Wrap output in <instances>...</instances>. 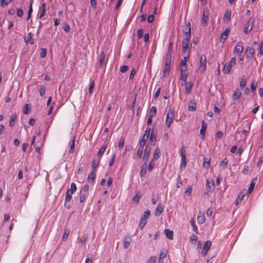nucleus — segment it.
<instances>
[{"instance_id": "f257e3e1", "label": "nucleus", "mask_w": 263, "mask_h": 263, "mask_svg": "<svg viewBox=\"0 0 263 263\" xmlns=\"http://www.w3.org/2000/svg\"><path fill=\"white\" fill-rule=\"evenodd\" d=\"M236 59L235 57H232L230 59V61L227 62L223 69L222 71L225 74H228L231 71L232 66H234L236 64Z\"/></svg>"}, {"instance_id": "f03ea898", "label": "nucleus", "mask_w": 263, "mask_h": 263, "mask_svg": "<svg viewBox=\"0 0 263 263\" xmlns=\"http://www.w3.org/2000/svg\"><path fill=\"white\" fill-rule=\"evenodd\" d=\"M174 119V112L171 109H168L165 120V125L170 127Z\"/></svg>"}, {"instance_id": "7ed1b4c3", "label": "nucleus", "mask_w": 263, "mask_h": 263, "mask_svg": "<svg viewBox=\"0 0 263 263\" xmlns=\"http://www.w3.org/2000/svg\"><path fill=\"white\" fill-rule=\"evenodd\" d=\"M254 20L252 18H250L247 23L244 25L243 32L245 34H248L252 30L254 26Z\"/></svg>"}, {"instance_id": "20e7f679", "label": "nucleus", "mask_w": 263, "mask_h": 263, "mask_svg": "<svg viewBox=\"0 0 263 263\" xmlns=\"http://www.w3.org/2000/svg\"><path fill=\"white\" fill-rule=\"evenodd\" d=\"M210 15V12L208 9H204L203 11L202 17L201 19V24L206 26L208 24L209 17Z\"/></svg>"}, {"instance_id": "39448f33", "label": "nucleus", "mask_w": 263, "mask_h": 263, "mask_svg": "<svg viewBox=\"0 0 263 263\" xmlns=\"http://www.w3.org/2000/svg\"><path fill=\"white\" fill-rule=\"evenodd\" d=\"M243 43L241 41L238 42L234 48V52L235 54L241 55L243 51Z\"/></svg>"}, {"instance_id": "423d86ee", "label": "nucleus", "mask_w": 263, "mask_h": 263, "mask_svg": "<svg viewBox=\"0 0 263 263\" xmlns=\"http://www.w3.org/2000/svg\"><path fill=\"white\" fill-rule=\"evenodd\" d=\"M206 58L204 54H202L200 59L199 69L201 72H204L206 69Z\"/></svg>"}, {"instance_id": "0eeeda50", "label": "nucleus", "mask_w": 263, "mask_h": 263, "mask_svg": "<svg viewBox=\"0 0 263 263\" xmlns=\"http://www.w3.org/2000/svg\"><path fill=\"white\" fill-rule=\"evenodd\" d=\"M180 156H181V163L180 167L181 168H185L186 165V156H185V150L183 147H181L180 151Z\"/></svg>"}, {"instance_id": "6e6552de", "label": "nucleus", "mask_w": 263, "mask_h": 263, "mask_svg": "<svg viewBox=\"0 0 263 263\" xmlns=\"http://www.w3.org/2000/svg\"><path fill=\"white\" fill-rule=\"evenodd\" d=\"M206 189L209 192H212L215 189L214 180L212 179H208L206 181Z\"/></svg>"}, {"instance_id": "1a4fd4ad", "label": "nucleus", "mask_w": 263, "mask_h": 263, "mask_svg": "<svg viewBox=\"0 0 263 263\" xmlns=\"http://www.w3.org/2000/svg\"><path fill=\"white\" fill-rule=\"evenodd\" d=\"M186 67H180V79L183 83H186L188 73L186 72Z\"/></svg>"}, {"instance_id": "9d476101", "label": "nucleus", "mask_w": 263, "mask_h": 263, "mask_svg": "<svg viewBox=\"0 0 263 263\" xmlns=\"http://www.w3.org/2000/svg\"><path fill=\"white\" fill-rule=\"evenodd\" d=\"M255 53V50L251 46H247L245 50V54L247 58H252Z\"/></svg>"}, {"instance_id": "9b49d317", "label": "nucleus", "mask_w": 263, "mask_h": 263, "mask_svg": "<svg viewBox=\"0 0 263 263\" xmlns=\"http://www.w3.org/2000/svg\"><path fill=\"white\" fill-rule=\"evenodd\" d=\"M211 242L210 240H207L204 244L203 249L202 251V255L203 256H205L208 251L209 250V249L211 248Z\"/></svg>"}, {"instance_id": "f8f14e48", "label": "nucleus", "mask_w": 263, "mask_h": 263, "mask_svg": "<svg viewBox=\"0 0 263 263\" xmlns=\"http://www.w3.org/2000/svg\"><path fill=\"white\" fill-rule=\"evenodd\" d=\"M157 139V135L155 132V127L152 128L151 133L149 137V141L151 142V144L154 145L156 143Z\"/></svg>"}, {"instance_id": "ddd939ff", "label": "nucleus", "mask_w": 263, "mask_h": 263, "mask_svg": "<svg viewBox=\"0 0 263 263\" xmlns=\"http://www.w3.org/2000/svg\"><path fill=\"white\" fill-rule=\"evenodd\" d=\"M151 151V147L149 145H147L145 148L144 151V155L143 157V160L145 162H147L148 160Z\"/></svg>"}, {"instance_id": "4468645a", "label": "nucleus", "mask_w": 263, "mask_h": 263, "mask_svg": "<svg viewBox=\"0 0 263 263\" xmlns=\"http://www.w3.org/2000/svg\"><path fill=\"white\" fill-rule=\"evenodd\" d=\"M190 38L189 36H186L182 40V48L183 52L186 51L188 48Z\"/></svg>"}, {"instance_id": "2eb2a0df", "label": "nucleus", "mask_w": 263, "mask_h": 263, "mask_svg": "<svg viewBox=\"0 0 263 263\" xmlns=\"http://www.w3.org/2000/svg\"><path fill=\"white\" fill-rule=\"evenodd\" d=\"M33 34L31 32H29L27 36L25 37V42L26 44H33L34 41L32 38Z\"/></svg>"}, {"instance_id": "dca6fc26", "label": "nucleus", "mask_w": 263, "mask_h": 263, "mask_svg": "<svg viewBox=\"0 0 263 263\" xmlns=\"http://www.w3.org/2000/svg\"><path fill=\"white\" fill-rule=\"evenodd\" d=\"M230 30L229 28H226L224 32L221 34V42L224 43L225 40L227 39L228 35L229 34Z\"/></svg>"}, {"instance_id": "f3484780", "label": "nucleus", "mask_w": 263, "mask_h": 263, "mask_svg": "<svg viewBox=\"0 0 263 263\" xmlns=\"http://www.w3.org/2000/svg\"><path fill=\"white\" fill-rule=\"evenodd\" d=\"M163 209L164 206L161 203L158 204L155 211V216H159L163 212Z\"/></svg>"}, {"instance_id": "a211bd4d", "label": "nucleus", "mask_w": 263, "mask_h": 263, "mask_svg": "<svg viewBox=\"0 0 263 263\" xmlns=\"http://www.w3.org/2000/svg\"><path fill=\"white\" fill-rule=\"evenodd\" d=\"M185 85V92L187 94H189L192 90L193 84L191 82L183 83L182 85Z\"/></svg>"}, {"instance_id": "6ab92c4d", "label": "nucleus", "mask_w": 263, "mask_h": 263, "mask_svg": "<svg viewBox=\"0 0 263 263\" xmlns=\"http://www.w3.org/2000/svg\"><path fill=\"white\" fill-rule=\"evenodd\" d=\"M132 239L129 236H125L124 239L123 247L127 249L130 245Z\"/></svg>"}, {"instance_id": "aec40b11", "label": "nucleus", "mask_w": 263, "mask_h": 263, "mask_svg": "<svg viewBox=\"0 0 263 263\" xmlns=\"http://www.w3.org/2000/svg\"><path fill=\"white\" fill-rule=\"evenodd\" d=\"M164 234L165 236L169 239L172 240L174 237V233L172 230L168 229L164 230Z\"/></svg>"}, {"instance_id": "412c9836", "label": "nucleus", "mask_w": 263, "mask_h": 263, "mask_svg": "<svg viewBox=\"0 0 263 263\" xmlns=\"http://www.w3.org/2000/svg\"><path fill=\"white\" fill-rule=\"evenodd\" d=\"M183 33L186 35V36L191 37V25L190 23L186 24L185 28L183 30Z\"/></svg>"}, {"instance_id": "4be33fe9", "label": "nucleus", "mask_w": 263, "mask_h": 263, "mask_svg": "<svg viewBox=\"0 0 263 263\" xmlns=\"http://www.w3.org/2000/svg\"><path fill=\"white\" fill-rule=\"evenodd\" d=\"M17 119V116L15 114H11L9 119V125L13 127L15 124V121Z\"/></svg>"}, {"instance_id": "5701e85b", "label": "nucleus", "mask_w": 263, "mask_h": 263, "mask_svg": "<svg viewBox=\"0 0 263 263\" xmlns=\"http://www.w3.org/2000/svg\"><path fill=\"white\" fill-rule=\"evenodd\" d=\"M147 168V162H144V163L143 164V165L142 166V167H141V171L140 172L141 177H143L145 175V174L146 173Z\"/></svg>"}, {"instance_id": "b1692460", "label": "nucleus", "mask_w": 263, "mask_h": 263, "mask_svg": "<svg viewBox=\"0 0 263 263\" xmlns=\"http://www.w3.org/2000/svg\"><path fill=\"white\" fill-rule=\"evenodd\" d=\"M241 95V92L239 90L238 88L236 89L233 95V100H237L240 98Z\"/></svg>"}, {"instance_id": "393cba45", "label": "nucleus", "mask_w": 263, "mask_h": 263, "mask_svg": "<svg viewBox=\"0 0 263 263\" xmlns=\"http://www.w3.org/2000/svg\"><path fill=\"white\" fill-rule=\"evenodd\" d=\"M106 147H107V144L103 145L99 149L98 153V157H97L98 159L100 160L101 157L102 156L103 154H104V152L106 150Z\"/></svg>"}, {"instance_id": "a878e982", "label": "nucleus", "mask_w": 263, "mask_h": 263, "mask_svg": "<svg viewBox=\"0 0 263 263\" xmlns=\"http://www.w3.org/2000/svg\"><path fill=\"white\" fill-rule=\"evenodd\" d=\"M160 149L158 147H157L155 150L154 156H153V159L154 160H157L159 159V158L160 156Z\"/></svg>"}, {"instance_id": "bb28decb", "label": "nucleus", "mask_w": 263, "mask_h": 263, "mask_svg": "<svg viewBox=\"0 0 263 263\" xmlns=\"http://www.w3.org/2000/svg\"><path fill=\"white\" fill-rule=\"evenodd\" d=\"M72 194H71V192H69V189L67 190L65 199V203L69 202L71 200Z\"/></svg>"}, {"instance_id": "cd10ccee", "label": "nucleus", "mask_w": 263, "mask_h": 263, "mask_svg": "<svg viewBox=\"0 0 263 263\" xmlns=\"http://www.w3.org/2000/svg\"><path fill=\"white\" fill-rule=\"evenodd\" d=\"M100 162V159H97L96 160H94L93 161V163L92 165L91 170L92 172H95L97 167H98L99 164Z\"/></svg>"}, {"instance_id": "c85d7f7f", "label": "nucleus", "mask_w": 263, "mask_h": 263, "mask_svg": "<svg viewBox=\"0 0 263 263\" xmlns=\"http://www.w3.org/2000/svg\"><path fill=\"white\" fill-rule=\"evenodd\" d=\"M173 47V43L170 42L169 44V45H168L167 52V53L166 55V57H172Z\"/></svg>"}, {"instance_id": "c756f323", "label": "nucleus", "mask_w": 263, "mask_h": 263, "mask_svg": "<svg viewBox=\"0 0 263 263\" xmlns=\"http://www.w3.org/2000/svg\"><path fill=\"white\" fill-rule=\"evenodd\" d=\"M245 196V195L243 193H239L235 200V204H238V203H239L242 201Z\"/></svg>"}, {"instance_id": "7c9ffc66", "label": "nucleus", "mask_w": 263, "mask_h": 263, "mask_svg": "<svg viewBox=\"0 0 263 263\" xmlns=\"http://www.w3.org/2000/svg\"><path fill=\"white\" fill-rule=\"evenodd\" d=\"M246 83H247V79H246V77L243 76L241 77V80L240 82V87L241 88H243V87H245Z\"/></svg>"}, {"instance_id": "2f4dec72", "label": "nucleus", "mask_w": 263, "mask_h": 263, "mask_svg": "<svg viewBox=\"0 0 263 263\" xmlns=\"http://www.w3.org/2000/svg\"><path fill=\"white\" fill-rule=\"evenodd\" d=\"M96 178V174L95 172H91L90 174H89L88 177V181H90L93 182Z\"/></svg>"}, {"instance_id": "473e14b6", "label": "nucleus", "mask_w": 263, "mask_h": 263, "mask_svg": "<svg viewBox=\"0 0 263 263\" xmlns=\"http://www.w3.org/2000/svg\"><path fill=\"white\" fill-rule=\"evenodd\" d=\"M196 108V104L194 102H191L188 106V110L191 111L195 110Z\"/></svg>"}, {"instance_id": "72a5a7b5", "label": "nucleus", "mask_w": 263, "mask_h": 263, "mask_svg": "<svg viewBox=\"0 0 263 263\" xmlns=\"http://www.w3.org/2000/svg\"><path fill=\"white\" fill-rule=\"evenodd\" d=\"M105 58V54L103 51H102L101 54V58L99 60V64L100 66H102L104 65Z\"/></svg>"}, {"instance_id": "f704fd0d", "label": "nucleus", "mask_w": 263, "mask_h": 263, "mask_svg": "<svg viewBox=\"0 0 263 263\" xmlns=\"http://www.w3.org/2000/svg\"><path fill=\"white\" fill-rule=\"evenodd\" d=\"M150 214H151L150 211L148 210H147L146 211H145L144 212V214L142 215V216L141 217V219L146 220L148 219V218L149 217V216H150Z\"/></svg>"}, {"instance_id": "c9c22d12", "label": "nucleus", "mask_w": 263, "mask_h": 263, "mask_svg": "<svg viewBox=\"0 0 263 263\" xmlns=\"http://www.w3.org/2000/svg\"><path fill=\"white\" fill-rule=\"evenodd\" d=\"M157 113V108L155 106H152L150 109L149 116L154 117Z\"/></svg>"}, {"instance_id": "e433bc0d", "label": "nucleus", "mask_w": 263, "mask_h": 263, "mask_svg": "<svg viewBox=\"0 0 263 263\" xmlns=\"http://www.w3.org/2000/svg\"><path fill=\"white\" fill-rule=\"evenodd\" d=\"M171 57H165V66L166 67H171Z\"/></svg>"}, {"instance_id": "4c0bfd02", "label": "nucleus", "mask_w": 263, "mask_h": 263, "mask_svg": "<svg viewBox=\"0 0 263 263\" xmlns=\"http://www.w3.org/2000/svg\"><path fill=\"white\" fill-rule=\"evenodd\" d=\"M69 192H71V194H73L77 191V186L76 184L72 182L70 184V189H69Z\"/></svg>"}, {"instance_id": "58836bf2", "label": "nucleus", "mask_w": 263, "mask_h": 263, "mask_svg": "<svg viewBox=\"0 0 263 263\" xmlns=\"http://www.w3.org/2000/svg\"><path fill=\"white\" fill-rule=\"evenodd\" d=\"M170 68H171V67H166L164 66V69L163 70V77L164 78H165L168 76V74L170 73Z\"/></svg>"}, {"instance_id": "ea45409f", "label": "nucleus", "mask_w": 263, "mask_h": 263, "mask_svg": "<svg viewBox=\"0 0 263 263\" xmlns=\"http://www.w3.org/2000/svg\"><path fill=\"white\" fill-rule=\"evenodd\" d=\"M70 149L69 150V153L72 154L74 152V146H75V140L74 138L71 141V142L70 143Z\"/></svg>"}, {"instance_id": "a19ab883", "label": "nucleus", "mask_w": 263, "mask_h": 263, "mask_svg": "<svg viewBox=\"0 0 263 263\" xmlns=\"http://www.w3.org/2000/svg\"><path fill=\"white\" fill-rule=\"evenodd\" d=\"M88 239V235L87 234H84L80 240L82 245H84Z\"/></svg>"}, {"instance_id": "79ce46f5", "label": "nucleus", "mask_w": 263, "mask_h": 263, "mask_svg": "<svg viewBox=\"0 0 263 263\" xmlns=\"http://www.w3.org/2000/svg\"><path fill=\"white\" fill-rule=\"evenodd\" d=\"M182 185V181L180 176H178L177 178L176 187L180 188Z\"/></svg>"}, {"instance_id": "37998d69", "label": "nucleus", "mask_w": 263, "mask_h": 263, "mask_svg": "<svg viewBox=\"0 0 263 263\" xmlns=\"http://www.w3.org/2000/svg\"><path fill=\"white\" fill-rule=\"evenodd\" d=\"M228 163V161L227 158H224L222 161L220 162L219 165L221 167L224 168H226L227 164Z\"/></svg>"}, {"instance_id": "c03bdc74", "label": "nucleus", "mask_w": 263, "mask_h": 263, "mask_svg": "<svg viewBox=\"0 0 263 263\" xmlns=\"http://www.w3.org/2000/svg\"><path fill=\"white\" fill-rule=\"evenodd\" d=\"M124 145V139L123 138H121L119 141L118 144V148L120 150L123 149Z\"/></svg>"}, {"instance_id": "a18cd8bd", "label": "nucleus", "mask_w": 263, "mask_h": 263, "mask_svg": "<svg viewBox=\"0 0 263 263\" xmlns=\"http://www.w3.org/2000/svg\"><path fill=\"white\" fill-rule=\"evenodd\" d=\"M186 67V58L184 57L180 61V67Z\"/></svg>"}, {"instance_id": "49530a36", "label": "nucleus", "mask_w": 263, "mask_h": 263, "mask_svg": "<svg viewBox=\"0 0 263 263\" xmlns=\"http://www.w3.org/2000/svg\"><path fill=\"white\" fill-rule=\"evenodd\" d=\"M141 197L140 193L138 192L136 194V195L133 197V200L134 201L138 203L139 201V199Z\"/></svg>"}, {"instance_id": "de8ad7c7", "label": "nucleus", "mask_w": 263, "mask_h": 263, "mask_svg": "<svg viewBox=\"0 0 263 263\" xmlns=\"http://www.w3.org/2000/svg\"><path fill=\"white\" fill-rule=\"evenodd\" d=\"M95 82L93 81L91 83L90 86H89V93L90 95H92L93 92V90L95 89Z\"/></svg>"}, {"instance_id": "09e8293b", "label": "nucleus", "mask_w": 263, "mask_h": 263, "mask_svg": "<svg viewBox=\"0 0 263 263\" xmlns=\"http://www.w3.org/2000/svg\"><path fill=\"white\" fill-rule=\"evenodd\" d=\"M254 181V180H253L250 184V186L248 189V193L249 194L251 193V192H252V191L254 189V187L255 186V182Z\"/></svg>"}, {"instance_id": "8fccbe9b", "label": "nucleus", "mask_w": 263, "mask_h": 263, "mask_svg": "<svg viewBox=\"0 0 263 263\" xmlns=\"http://www.w3.org/2000/svg\"><path fill=\"white\" fill-rule=\"evenodd\" d=\"M210 159L209 158H204L203 163V166L205 167H209L210 166Z\"/></svg>"}, {"instance_id": "3c124183", "label": "nucleus", "mask_w": 263, "mask_h": 263, "mask_svg": "<svg viewBox=\"0 0 263 263\" xmlns=\"http://www.w3.org/2000/svg\"><path fill=\"white\" fill-rule=\"evenodd\" d=\"M206 129V125L204 126L203 122H202V125L200 130V134L203 135L202 138H204V133H205Z\"/></svg>"}, {"instance_id": "603ef678", "label": "nucleus", "mask_w": 263, "mask_h": 263, "mask_svg": "<svg viewBox=\"0 0 263 263\" xmlns=\"http://www.w3.org/2000/svg\"><path fill=\"white\" fill-rule=\"evenodd\" d=\"M197 221L199 223L202 224L205 221L204 215H200L197 217Z\"/></svg>"}, {"instance_id": "864d4df0", "label": "nucleus", "mask_w": 263, "mask_h": 263, "mask_svg": "<svg viewBox=\"0 0 263 263\" xmlns=\"http://www.w3.org/2000/svg\"><path fill=\"white\" fill-rule=\"evenodd\" d=\"M32 11H33V9H32V3H31L29 6V10L28 11L27 18V20H29L31 17Z\"/></svg>"}, {"instance_id": "5fc2aeb1", "label": "nucleus", "mask_w": 263, "mask_h": 263, "mask_svg": "<svg viewBox=\"0 0 263 263\" xmlns=\"http://www.w3.org/2000/svg\"><path fill=\"white\" fill-rule=\"evenodd\" d=\"M87 194L86 193H83L80 192V202H83L86 199V197L87 196Z\"/></svg>"}, {"instance_id": "6e6d98bb", "label": "nucleus", "mask_w": 263, "mask_h": 263, "mask_svg": "<svg viewBox=\"0 0 263 263\" xmlns=\"http://www.w3.org/2000/svg\"><path fill=\"white\" fill-rule=\"evenodd\" d=\"M46 88L44 86H41V88L39 90L40 95L41 96L43 97L45 94Z\"/></svg>"}, {"instance_id": "4d7b16f0", "label": "nucleus", "mask_w": 263, "mask_h": 263, "mask_svg": "<svg viewBox=\"0 0 263 263\" xmlns=\"http://www.w3.org/2000/svg\"><path fill=\"white\" fill-rule=\"evenodd\" d=\"M155 165V162L154 161V159H152L149 163V165H148V171L151 172L152 171V170L154 168V166Z\"/></svg>"}, {"instance_id": "13d9d810", "label": "nucleus", "mask_w": 263, "mask_h": 263, "mask_svg": "<svg viewBox=\"0 0 263 263\" xmlns=\"http://www.w3.org/2000/svg\"><path fill=\"white\" fill-rule=\"evenodd\" d=\"M116 158V154H114L112 155L111 159L109 160L108 164L109 166H111L115 161Z\"/></svg>"}, {"instance_id": "bf43d9fd", "label": "nucleus", "mask_w": 263, "mask_h": 263, "mask_svg": "<svg viewBox=\"0 0 263 263\" xmlns=\"http://www.w3.org/2000/svg\"><path fill=\"white\" fill-rule=\"evenodd\" d=\"M147 222V221L146 220H143L142 219H140V221L139 223V227L141 228V229H143V227L146 224Z\"/></svg>"}, {"instance_id": "052dcab7", "label": "nucleus", "mask_w": 263, "mask_h": 263, "mask_svg": "<svg viewBox=\"0 0 263 263\" xmlns=\"http://www.w3.org/2000/svg\"><path fill=\"white\" fill-rule=\"evenodd\" d=\"M69 234V231L68 230H66L64 231V233L63 234V241H65V240L67 239L68 235Z\"/></svg>"}, {"instance_id": "680f3d73", "label": "nucleus", "mask_w": 263, "mask_h": 263, "mask_svg": "<svg viewBox=\"0 0 263 263\" xmlns=\"http://www.w3.org/2000/svg\"><path fill=\"white\" fill-rule=\"evenodd\" d=\"M89 190V186L87 184H85L81 191V193H86L87 195V192Z\"/></svg>"}, {"instance_id": "e2e57ef3", "label": "nucleus", "mask_w": 263, "mask_h": 263, "mask_svg": "<svg viewBox=\"0 0 263 263\" xmlns=\"http://www.w3.org/2000/svg\"><path fill=\"white\" fill-rule=\"evenodd\" d=\"M16 14L18 17H22L24 14L23 10L21 8H18L17 9Z\"/></svg>"}, {"instance_id": "0e129e2a", "label": "nucleus", "mask_w": 263, "mask_h": 263, "mask_svg": "<svg viewBox=\"0 0 263 263\" xmlns=\"http://www.w3.org/2000/svg\"><path fill=\"white\" fill-rule=\"evenodd\" d=\"M128 66L126 65H123L120 68V71L122 73H124L127 71Z\"/></svg>"}, {"instance_id": "69168bd1", "label": "nucleus", "mask_w": 263, "mask_h": 263, "mask_svg": "<svg viewBox=\"0 0 263 263\" xmlns=\"http://www.w3.org/2000/svg\"><path fill=\"white\" fill-rule=\"evenodd\" d=\"M258 54L260 55H263V41H262V42L260 45V47H259V50L258 51Z\"/></svg>"}, {"instance_id": "338daca9", "label": "nucleus", "mask_w": 263, "mask_h": 263, "mask_svg": "<svg viewBox=\"0 0 263 263\" xmlns=\"http://www.w3.org/2000/svg\"><path fill=\"white\" fill-rule=\"evenodd\" d=\"M46 55V50L45 48H42L40 52V57L44 58Z\"/></svg>"}, {"instance_id": "774afa93", "label": "nucleus", "mask_w": 263, "mask_h": 263, "mask_svg": "<svg viewBox=\"0 0 263 263\" xmlns=\"http://www.w3.org/2000/svg\"><path fill=\"white\" fill-rule=\"evenodd\" d=\"M192 186L191 185H189L187 186V189L186 190L185 193L188 195V196H190L191 195V193H192Z\"/></svg>"}]
</instances>
